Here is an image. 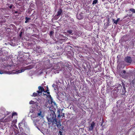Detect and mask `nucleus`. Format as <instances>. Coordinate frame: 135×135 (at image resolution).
I'll return each mask as SVG.
<instances>
[{"label":"nucleus","instance_id":"24","mask_svg":"<svg viewBox=\"0 0 135 135\" xmlns=\"http://www.w3.org/2000/svg\"><path fill=\"white\" fill-rule=\"evenodd\" d=\"M130 10L132 11L133 13H134L135 12V9H134L133 8H131L130 9Z\"/></svg>","mask_w":135,"mask_h":135},{"label":"nucleus","instance_id":"18","mask_svg":"<svg viewBox=\"0 0 135 135\" xmlns=\"http://www.w3.org/2000/svg\"><path fill=\"white\" fill-rule=\"evenodd\" d=\"M54 33V32L53 31H51L50 32V35L51 37Z\"/></svg>","mask_w":135,"mask_h":135},{"label":"nucleus","instance_id":"17","mask_svg":"<svg viewBox=\"0 0 135 135\" xmlns=\"http://www.w3.org/2000/svg\"><path fill=\"white\" fill-rule=\"evenodd\" d=\"M0 121L1 122L4 123L6 122V120H5V119H4L3 118L0 119Z\"/></svg>","mask_w":135,"mask_h":135},{"label":"nucleus","instance_id":"19","mask_svg":"<svg viewBox=\"0 0 135 135\" xmlns=\"http://www.w3.org/2000/svg\"><path fill=\"white\" fill-rule=\"evenodd\" d=\"M98 2L97 0H94L92 4L94 5L96 4Z\"/></svg>","mask_w":135,"mask_h":135},{"label":"nucleus","instance_id":"8","mask_svg":"<svg viewBox=\"0 0 135 135\" xmlns=\"http://www.w3.org/2000/svg\"><path fill=\"white\" fill-rule=\"evenodd\" d=\"M95 125V123L94 122H92L90 124V126L89 127V130L91 131L93 130V127Z\"/></svg>","mask_w":135,"mask_h":135},{"label":"nucleus","instance_id":"23","mask_svg":"<svg viewBox=\"0 0 135 135\" xmlns=\"http://www.w3.org/2000/svg\"><path fill=\"white\" fill-rule=\"evenodd\" d=\"M38 94H38V92H37V93H33V94L32 96H34V97H35Z\"/></svg>","mask_w":135,"mask_h":135},{"label":"nucleus","instance_id":"9","mask_svg":"<svg viewBox=\"0 0 135 135\" xmlns=\"http://www.w3.org/2000/svg\"><path fill=\"white\" fill-rule=\"evenodd\" d=\"M124 60L127 63H131L132 61L131 58L128 56L126 57Z\"/></svg>","mask_w":135,"mask_h":135},{"label":"nucleus","instance_id":"15","mask_svg":"<svg viewBox=\"0 0 135 135\" xmlns=\"http://www.w3.org/2000/svg\"><path fill=\"white\" fill-rule=\"evenodd\" d=\"M55 124H56V126H57L58 128H60L61 126V125L60 123V121L59 122H57V123Z\"/></svg>","mask_w":135,"mask_h":135},{"label":"nucleus","instance_id":"21","mask_svg":"<svg viewBox=\"0 0 135 135\" xmlns=\"http://www.w3.org/2000/svg\"><path fill=\"white\" fill-rule=\"evenodd\" d=\"M59 71L60 70H54V72L55 74H56L57 73H59Z\"/></svg>","mask_w":135,"mask_h":135},{"label":"nucleus","instance_id":"25","mask_svg":"<svg viewBox=\"0 0 135 135\" xmlns=\"http://www.w3.org/2000/svg\"><path fill=\"white\" fill-rule=\"evenodd\" d=\"M35 103V102L32 100H31L29 102V103L30 104H34Z\"/></svg>","mask_w":135,"mask_h":135},{"label":"nucleus","instance_id":"3","mask_svg":"<svg viewBox=\"0 0 135 135\" xmlns=\"http://www.w3.org/2000/svg\"><path fill=\"white\" fill-rule=\"evenodd\" d=\"M38 89L39 90L37 91V92H38V94H41L42 92L43 91L45 93L47 92V94H43L44 95H46L47 96V98H51V96L50 94V92H47V91H49V88L47 86V90L45 91L44 90V89L43 87H41L40 86L38 87Z\"/></svg>","mask_w":135,"mask_h":135},{"label":"nucleus","instance_id":"33","mask_svg":"<svg viewBox=\"0 0 135 135\" xmlns=\"http://www.w3.org/2000/svg\"><path fill=\"white\" fill-rule=\"evenodd\" d=\"M60 36H61V37H62V36H63V35H61H61H60Z\"/></svg>","mask_w":135,"mask_h":135},{"label":"nucleus","instance_id":"35","mask_svg":"<svg viewBox=\"0 0 135 135\" xmlns=\"http://www.w3.org/2000/svg\"><path fill=\"white\" fill-rule=\"evenodd\" d=\"M22 123H21H21H19V125H20V124H21Z\"/></svg>","mask_w":135,"mask_h":135},{"label":"nucleus","instance_id":"16","mask_svg":"<svg viewBox=\"0 0 135 135\" xmlns=\"http://www.w3.org/2000/svg\"><path fill=\"white\" fill-rule=\"evenodd\" d=\"M61 117H62V118L64 117V114H62V115H60V114H59L58 115V118H60Z\"/></svg>","mask_w":135,"mask_h":135},{"label":"nucleus","instance_id":"37","mask_svg":"<svg viewBox=\"0 0 135 135\" xmlns=\"http://www.w3.org/2000/svg\"><path fill=\"white\" fill-rule=\"evenodd\" d=\"M105 0H102V1H104Z\"/></svg>","mask_w":135,"mask_h":135},{"label":"nucleus","instance_id":"14","mask_svg":"<svg viewBox=\"0 0 135 135\" xmlns=\"http://www.w3.org/2000/svg\"><path fill=\"white\" fill-rule=\"evenodd\" d=\"M77 17L78 19L80 20L83 18V16L81 15V14H80L79 15H77Z\"/></svg>","mask_w":135,"mask_h":135},{"label":"nucleus","instance_id":"6","mask_svg":"<svg viewBox=\"0 0 135 135\" xmlns=\"http://www.w3.org/2000/svg\"><path fill=\"white\" fill-rule=\"evenodd\" d=\"M25 70L23 69H21L20 70H14L11 73H7V74H18L19 73H22L24 72Z\"/></svg>","mask_w":135,"mask_h":135},{"label":"nucleus","instance_id":"28","mask_svg":"<svg viewBox=\"0 0 135 135\" xmlns=\"http://www.w3.org/2000/svg\"><path fill=\"white\" fill-rule=\"evenodd\" d=\"M13 5H11L10 6H9V7L10 8H12V7H13Z\"/></svg>","mask_w":135,"mask_h":135},{"label":"nucleus","instance_id":"20","mask_svg":"<svg viewBox=\"0 0 135 135\" xmlns=\"http://www.w3.org/2000/svg\"><path fill=\"white\" fill-rule=\"evenodd\" d=\"M67 32L69 34H71V35H73V34L72 33V30H68Z\"/></svg>","mask_w":135,"mask_h":135},{"label":"nucleus","instance_id":"5","mask_svg":"<svg viewBox=\"0 0 135 135\" xmlns=\"http://www.w3.org/2000/svg\"><path fill=\"white\" fill-rule=\"evenodd\" d=\"M0 112L2 114L4 115V117L9 113V112L6 111L4 108H2L0 109Z\"/></svg>","mask_w":135,"mask_h":135},{"label":"nucleus","instance_id":"32","mask_svg":"<svg viewBox=\"0 0 135 135\" xmlns=\"http://www.w3.org/2000/svg\"><path fill=\"white\" fill-rule=\"evenodd\" d=\"M55 84H53L52 85V87H54L55 86Z\"/></svg>","mask_w":135,"mask_h":135},{"label":"nucleus","instance_id":"7","mask_svg":"<svg viewBox=\"0 0 135 135\" xmlns=\"http://www.w3.org/2000/svg\"><path fill=\"white\" fill-rule=\"evenodd\" d=\"M122 120L124 123L127 124L129 123L131 121V119L129 118H124L122 119Z\"/></svg>","mask_w":135,"mask_h":135},{"label":"nucleus","instance_id":"10","mask_svg":"<svg viewBox=\"0 0 135 135\" xmlns=\"http://www.w3.org/2000/svg\"><path fill=\"white\" fill-rule=\"evenodd\" d=\"M52 100V99H51V100H50V102H49L46 103V106L47 108H50V107L48 105V104H49L50 105V103L51 104H53V103L54 105L56 104L55 103V102H53Z\"/></svg>","mask_w":135,"mask_h":135},{"label":"nucleus","instance_id":"4","mask_svg":"<svg viewBox=\"0 0 135 135\" xmlns=\"http://www.w3.org/2000/svg\"><path fill=\"white\" fill-rule=\"evenodd\" d=\"M14 116L15 119L13 120L12 121L13 124H15L17 122V114L16 112H13L12 116H10L7 117L5 119L6 122H9L11 120V119L13 118V117Z\"/></svg>","mask_w":135,"mask_h":135},{"label":"nucleus","instance_id":"11","mask_svg":"<svg viewBox=\"0 0 135 135\" xmlns=\"http://www.w3.org/2000/svg\"><path fill=\"white\" fill-rule=\"evenodd\" d=\"M62 11L61 9H59L57 12L56 16L58 18L60 16L62 13ZM55 16H56L55 15Z\"/></svg>","mask_w":135,"mask_h":135},{"label":"nucleus","instance_id":"31","mask_svg":"<svg viewBox=\"0 0 135 135\" xmlns=\"http://www.w3.org/2000/svg\"><path fill=\"white\" fill-rule=\"evenodd\" d=\"M126 71L125 70H123V73H126Z\"/></svg>","mask_w":135,"mask_h":135},{"label":"nucleus","instance_id":"34","mask_svg":"<svg viewBox=\"0 0 135 135\" xmlns=\"http://www.w3.org/2000/svg\"><path fill=\"white\" fill-rule=\"evenodd\" d=\"M59 133H61V131H59ZM60 135H62L61 134Z\"/></svg>","mask_w":135,"mask_h":135},{"label":"nucleus","instance_id":"1","mask_svg":"<svg viewBox=\"0 0 135 135\" xmlns=\"http://www.w3.org/2000/svg\"><path fill=\"white\" fill-rule=\"evenodd\" d=\"M31 113L32 114L31 115L32 119L33 121L35 126H36V124L41 119L44 117L42 115L41 111L38 110L34 111L33 109H31L30 110V113Z\"/></svg>","mask_w":135,"mask_h":135},{"label":"nucleus","instance_id":"12","mask_svg":"<svg viewBox=\"0 0 135 135\" xmlns=\"http://www.w3.org/2000/svg\"><path fill=\"white\" fill-rule=\"evenodd\" d=\"M34 65H31L29 66H28L26 67V69H30L33 68L34 66Z\"/></svg>","mask_w":135,"mask_h":135},{"label":"nucleus","instance_id":"29","mask_svg":"<svg viewBox=\"0 0 135 135\" xmlns=\"http://www.w3.org/2000/svg\"><path fill=\"white\" fill-rule=\"evenodd\" d=\"M1 122L0 121V127H1L3 126V124L1 123Z\"/></svg>","mask_w":135,"mask_h":135},{"label":"nucleus","instance_id":"22","mask_svg":"<svg viewBox=\"0 0 135 135\" xmlns=\"http://www.w3.org/2000/svg\"><path fill=\"white\" fill-rule=\"evenodd\" d=\"M26 20L25 21V23H27V22H28L29 20H30V18H28L27 17H26Z\"/></svg>","mask_w":135,"mask_h":135},{"label":"nucleus","instance_id":"26","mask_svg":"<svg viewBox=\"0 0 135 135\" xmlns=\"http://www.w3.org/2000/svg\"><path fill=\"white\" fill-rule=\"evenodd\" d=\"M22 31H21L20 32V35H19V36H20V37H21V35H22Z\"/></svg>","mask_w":135,"mask_h":135},{"label":"nucleus","instance_id":"2","mask_svg":"<svg viewBox=\"0 0 135 135\" xmlns=\"http://www.w3.org/2000/svg\"><path fill=\"white\" fill-rule=\"evenodd\" d=\"M47 119L49 124L57 123V119L55 112L52 111L50 114L47 117Z\"/></svg>","mask_w":135,"mask_h":135},{"label":"nucleus","instance_id":"30","mask_svg":"<svg viewBox=\"0 0 135 135\" xmlns=\"http://www.w3.org/2000/svg\"><path fill=\"white\" fill-rule=\"evenodd\" d=\"M123 89H124V90L125 91V86L124 85H123Z\"/></svg>","mask_w":135,"mask_h":135},{"label":"nucleus","instance_id":"36","mask_svg":"<svg viewBox=\"0 0 135 135\" xmlns=\"http://www.w3.org/2000/svg\"><path fill=\"white\" fill-rule=\"evenodd\" d=\"M65 38V39L66 38V40H67V38H66V37Z\"/></svg>","mask_w":135,"mask_h":135},{"label":"nucleus","instance_id":"27","mask_svg":"<svg viewBox=\"0 0 135 135\" xmlns=\"http://www.w3.org/2000/svg\"><path fill=\"white\" fill-rule=\"evenodd\" d=\"M5 73V72L2 71H0V74H2Z\"/></svg>","mask_w":135,"mask_h":135},{"label":"nucleus","instance_id":"13","mask_svg":"<svg viewBox=\"0 0 135 135\" xmlns=\"http://www.w3.org/2000/svg\"><path fill=\"white\" fill-rule=\"evenodd\" d=\"M120 20L119 18H118L117 20H115L114 19H113L112 21L114 23L116 24H117L118 22Z\"/></svg>","mask_w":135,"mask_h":135}]
</instances>
